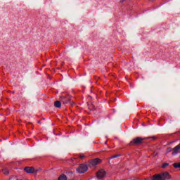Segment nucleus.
Segmentation results:
<instances>
[{"label": "nucleus", "instance_id": "0eeeda50", "mask_svg": "<svg viewBox=\"0 0 180 180\" xmlns=\"http://www.w3.org/2000/svg\"><path fill=\"white\" fill-rule=\"evenodd\" d=\"M24 171L27 174H33V172H34V168L32 167H25Z\"/></svg>", "mask_w": 180, "mask_h": 180}, {"label": "nucleus", "instance_id": "39448f33", "mask_svg": "<svg viewBox=\"0 0 180 180\" xmlns=\"http://www.w3.org/2000/svg\"><path fill=\"white\" fill-rule=\"evenodd\" d=\"M106 175V172L105 170L101 169L97 172L96 176L98 179H102Z\"/></svg>", "mask_w": 180, "mask_h": 180}, {"label": "nucleus", "instance_id": "6e6552de", "mask_svg": "<svg viewBox=\"0 0 180 180\" xmlns=\"http://www.w3.org/2000/svg\"><path fill=\"white\" fill-rule=\"evenodd\" d=\"M55 108H61V102L57 101L54 103Z\"/></svg>", "mask_w": 180, "mask_h": 180}, {"label": "nucleus", "instance_id": "f03ea898", "mask_svg": "<svg viewBox=\"0 0 180 180\" xmlns=\"http://www.w3.org/2000/svg\"><path fill=\"white\" fill-rule=\"evenodd\" d=\"M146 140L144 138L141 137H136L132 139V141H130L129 146H139L141 143H143V141Z\"/></svg>", "mask_w": 180, "mask_h": 180}, {"label": "nucleus", "instance_id": "1a4fd4ad", "mask_svg": "<svg viewBox=\"0 0 180 180\" xmlns=\"http://www.w3.org/2000/svg\"><path fill=\"white\" fill-rule=\"evenodd\" d=\"M58 180H67V176L62 174L59 176Z\"/></svg>", "mask_w": 180, "mask_h": 180}, {"label": "nucleus", "instance_id": "4468645a", "mask_svg": "<svg viewBox=\"0 0 180 180\" xmlns=\"http://www.w3.org/2000/svg\"><path fill=\"white\" fill-rule=\"evenodd\" d=\"M79 157L80 160H84V158H85V155H84L83 154H80L79 155Z\"/></svg>", "mask_w": 180, "mask_h": 180}, {"label": "nucleus", "instance_id": "20e7f679", "mask_svg": "<svg viewBox=\"0 0 180 180\" xmlns=\"http://www.w3.org/2000/svg\"><path fill=\"white\" fill-rule=\"evenodd\" d=\"M101 162H102V160L99 158H95L89 161V165L91 167H95V165H98V164H101Z\"/></svg>", "mask_w": 180, "mask_h": 180}, {"label": "nucleus", "instance_id": "f8f14e48", "mask_svg": "<svg viewBox=\"0 0 180 180\" xmlns=\"http://www.w3.org/2000/svg\"><path fill=\"white\" fill-rule=\"evenodd\" d=\"M169 165V163H163L162 165V168H167V167H168Z\"/></svg>", "mask_w": 180, "mask_h": 180}, {"label": "nucleus", "instance_id": "2eb2a0df", "mask_svg": "<svg viewBox=\"0 0 180 180\" xmlns=\"http://www.w3.org/2000/svg\"><path fill=\"white\" fill-rule=\"evenodd\" d=\"M150 139H153V140H155L157 138L155 136H153Z\"/></svg>", "mask_w": 180, "mask_h": 180}, {"label": "nucleus", "instance_id": "9b49d317", "mask_svg": "<svg viewBox=\"0 0 180 180\" xmlns=\"http://www.w3.org/2000/svg\"><path fill=\"white\" fill-rule=\"evenodd\" d=\"M171 151H173L172 148H168L166 150V154H169V153H171Z\"/></svg>", "mask_w": 180, "mask_h": 180}, {"label": "nucleus", "instance_id": "7ed1b4c3", "mask_svg": "<svg viewBox=\"0 0 180 180\" xmlns=\"http://www.w3.org/2000/svg\"><path fill=\"white\" fill-rule=\"evenodd\" d=\"M88 171V166L86 165H80L78 168H77V172L78 174H84Z\"/></svg>", "mask_w": 180, "mask_h": 180}, {"label": "nucleus", "instance_id": "ddd939ff", "mask_svg": "<svg viewBox=\"0 0 180 180\" xmlns=\"http://www.w3.org/2000/svg\"><path fill=\"white\" fill-rule=\"evenodd\" d=\"M117 157H120V155H115L110 157V159L112 160V158H117Z\"/></svg>", "mask_w": 180, "mask_h": 180}, {"label": "nucleus", "instance_id": "9d476101", "mask_svg": "<svg viewBox=\"0 0 180 180\" xmlns=\"http://www.w3.org/2000/svg\"><path fill=\"white\" fill-rule=\"evenodd\" d=\"M3 174H4L5 175H8L9 174V170H8V169H4Z\"/></svg>", "mask_w": 180, "mask_h": 180}, {"label": "nucleus", "instance_id": "f257e3e1", "mask_svg": "<svg viewBox=\"0 0 180 180\" xmlns=\"http://www.w3.org/2000/svg\"><path fill=\"white\" fill-rule=\"evenodd\" d=\"M171 174L168 172H165L160 174H156L153 176V180H167L171 179Z\"/></svg>", "mask_w": 180, "mask_h": 180}, {"label": "nucleus", "instance_id": "423d86ee", "mask_svg": "<svg viewBox=\"0 0 180 180\" xmlns=\"http://www.w3.org/2000/svg\"><path fill=\"white\" fill-rule=\"evenodd\" d=\"M179 150H180V144L177 145L176 146H175L173 148V151L172 153V155H176V154L179 153Z\"/></svg>", "mask_w": 180, "mask_h": 180}]
</instances>
